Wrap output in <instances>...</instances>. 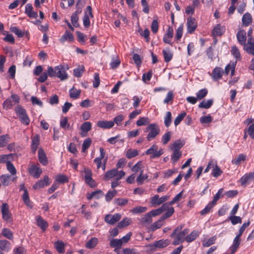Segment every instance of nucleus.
<instances>
[{
	"label": "nucleus",
	"instance_id": "ea45409f",
	"mask_svg": "<svg viewBox=\"0 0 254 254\" xmlns=\"http://www.w3.org/2000/svg\"><path fill=\"white\" fill-rule=\"evenodd\" d=\"M148 178V175L147 174H143V170H141L139 175L136 179V182L138 185H142L144 181Z\"/></svg>",
	"mask_w": 254,
	"mask_h": 254
},
{
	"label": "nucleus",
	"instance_id": "c9c22d12",
	"mask_svg": "<svg viewBox=\"0 0 254 254\" xmlns=\"http://www.w3.org/2000/svg\"><path fill=\"white\" fill-rule=\"evenodd\" d=\"M242 23L246 26H248L252 21V18L249 13H245L242 17Z\"/></svg>",
	"mask_w": 254,
	"mask_h": 254
},
{
	"label": "nucleus",
	"instance_id": "49530a36",
	"mask_svg": "<svg viewBox=\"0 0 254 254\" xmlns=\"http://www.w3.org/2000/svg\"><path fill=\"white\" fill-rule=\"evenodd\" d=\"M55 248L57 251L60 253H64V246L62 242L58 241L55 244Z\"/></svg>",
	"mask_w": 254,
	"mask_h": 254
},
{
	"label": "nucleus",
	"instance_id": "13d9d810",
	"mask_svg": "<svg viewBox=\"0 0 254 254\" xmlns=\"http://www.w3.org/2000/svg\"><path fill=\"white\" fill-rule=\"evenodd\" d=\"M11 32L15 34L18 37H22L24 36V33L20 29L16 26L10 27Z\"/></svg>",
	"mask_w": 254,
	"mask_h": 254
},
{
	"label": "nucleus",
	"instance_id": "4be33fe9",
	"mask_svg": "<svg viewBox=\"0 0 254 254\" xmlns=\"http://www.w3.org/2000/svg\"><path fill=\"white\" fill-rule=\"evenodd\" d=\"M97 126L103 128H110L114 126L113 121H100L97 123Z\"/></svg>",
	"mask_w": 254,
	"mask_h": 254
},
{
	"label": "nucleus",
	"instance_id": "f704fd0d",
	"mask_svg": "<svg viewBox=\"0 0 254 254\" xmlns=\"http://www.w3.org/2000/svg\"><path fill=\"white\" fill-rule=\"evenodd\" d=\"M123 244L120 239H113L111 240L110 242V246L112 248H115L116 249H120L122 246ZM116 249H115L114 251H116Z\"/></svg>",
	"mask_w": 254,
	"mask_h": 254
},
{
	"label": "nucleus",
	"instance_id": "79ce46f5",
	"mask_svg": "<svg viewBox=\"0 0 254 254\" xmlns=\"http://www.w3.org/2000/svg\"><path fill=\"white\" fill-rule=\"evenodd\" d=\"M125 175V172L123 171H120L119 176L116 178V180L111 183V187L113 189H114L116 187H117L119 184L118 181L122 179Z\"/></svg>",
	"mask_w": 254,
	"mask_h": 254
},
{
	"label": "nucleus",
	"instance_id": "0eeeda50",
	"mask_svg": "<svg viewBox=\"0 0 254 254\" xmlns=\"http://www.w3.org/2000/svg\"><path fill=\"white\" fill-rule=\"evenodd\" d=\"M158 146L156 144H153L150 148L146 150L145 154L146 155H151V158H158L160 157L162 154L163 152L161 149L158 150Z\"/></svg>",
	"mask_w": 254,
	"mask_h": 254
},
{
	"label": "nucleus",
	"instance_id": "09e8293b",
	"mask_svg": "<svg viewBox=\"0 0 254 254\" xmlns=\"http://www.w3.org/2000/svg\"><path fill=\"white\" fill-rule=\"evenodd\" d=\"M81 93L80 90L75 89L73 87L69 90L70 97L73 99H76L78 98Z\"/></svg>",
	"mask_w": 254,
	"mask_h": 254
},
{
	"label": "nucleus",
	"instance_id": "cd10ccee",
	"mask_svg": "<svg viewBox=\"0 0 254 254\" xmlns=\"http://www.w3.org/2000/svg\"><path fill=\"white\" fill-rule=\"evenodd\" d=\"M0 249L4 252H8L10 249V242L5 240H0Z\"/></svg>",
	"mask_w": 254,
	"mask_h": 254
},
{
	"label": "nucleus",
	"instance_id": "8fccbe9b",
	"mask_svg": "<svg viewBox=\"0 0 254 254\" xmlns=\"http://www.w3.org/2000/svg\"><path fill=\"white\" fill-rule=\"evenodd\" d=\"M117 193V191L115 190H109L105 195L106 200L108 202L111 201L112 198L116 196Z\"/></svg>",
	"mask_w": 254,
	"mask_h": 254
},
{
	"label": "nucleus",
	"instance_id": "603ef678",
	"mask_svg": "<svg viewBox=\"0 0 254 254\" xmlns=\"http://www.w3.org/2000/svg\"><path fill=\"white\" fill-rule=\"evenodd\" d=\"M91 142L92 140L90 138H88L84 140L82 144V152H85L86 150L90 146Z\"/></svg>",
	"mask_w": 254,
	"mask_h": 254
},
{
	"label": "nucleus",
	"instance_id": "680f3d73",
	"mask_svg": "<svg viewBox=\"0 0 254 254\" xmlns=\"http://www.w3.org/2000/svg\"><path fill=\"white\" fill-rule=\"evenodd\" d=\"M216 240V236H213V237H212L211 238H209L206 241H203L202 242L203 246L205 247H208L212 245V244H213L215 243Z\"/></svg>",
	"mask_w": 254,
	"mask_h": 254
},
{
	"label": "nucleus",
	"instance_id": "c85d7f7f",
	"mask_svg": "<svg viewBox=\"0 0 254 254\" xmlns=\"http://www.w3.org/2000/svg\"><path fill=\"white\" fill-rule=\"evenodd\" d=\"M212 171L211 175L217 178L220 176L223 173L222 171L221 170L220 168L216 164L214 163L213 166H212Z\"/></svg>",
	"mask_w": 254,
	"mask_h": 254
},
{
	"label": "nucleus",
	"instance_id": "de8ad7c7",
	"mask_svg": "<svg viewBox=\"0 0 254 254\" xmlns=\"http://www.w3.org/2000/svg\"><path fill=\"white\" fill-rule=\"evenodd\" d=\"M114 203L117 205L123 206L127 203L128 200L126 198H118L114 199Z\"/></svg>",
	"mask_w": 254,
	"mask_h": 254
},
{
	"label": "nucleus",
	"instance_id": "4c0bfd02",
	"mask_svg": "<svg viewBox=\"0 0 254 254\" xmlns=\"http://www.w3.org/2000/svg\"><path fill=\"white\" fill-rule=\"evenodd\" d=\"M246 159V155L244 154H240L237 157H236L232 160V162L233 164L238 165L242 161H244Z\"/></svg>",
	"mask_w": 254,
	"mask_h": 254
},
{
	"label": "nucleus",
	"instance_id": "9d476101",
	"mask_svg": "<svg viewBox=\"0 0 254 254\" xmlns=\"http://www.w3.org/2000/svg\"><path fill=\"white\" fill-rule=\"evenodd\" d=\"M49 181L50 179L48 176H45L43 180L39 181L33 186V189L35 190L39 189L48 186L51 183Z\"/></svg>",
	"mask_w": 254,
	"mask_h": 254
},
{
	"label": "nucleus",
	"instance_id": "412c9836",
	"mask_svg": "<svg viewBox=\"0 0 254 254\" xmlns=\"http://www.w3.org/2000/svg\"><path fill=\"white\" fill-rule=\"evenodd\" d=\"M38 159L40 162L43 165H46L48 163V159L44 150L40 148L38 150Z\"/></svg>",
	"mask_w": 254,
	"mask_h": 254
},
{
	"label": "nucleus",
	"instance_id": "ddd939ff",
	"mask_svg": "<svg viewBox=\"0 0 254 254\" xmlns=\"http://www.w3.org/2000/svg\"><path fill=\"white\" fill-rule=\"evenodd\" d=\"M139 221L140 224L146 226L151 224L152 222V218L149 213H147L140 217Z\"/></svg>",
	"mask_w": 254,
	"mask_h": 254
},
{
	"label": "nucleus",
	"instance_id": "4468645a",
	"mask_svg": "<svg viewBox=\"0 0 254 254\" xmlns=\"http://www.w3.org/2000/svg\"><path fill=\"white\" fill-rule=\"evenodd\" d=\"M73 40L74 37L73 34L68 31H66L59 39L60 42L62 44H64L65 41L71 43L73 42Z\"/></svg>",
	"mask_w": 254,
	"mask_h": 254
},
{
	"label": "nucleus",
	"instance_id": "5701e85b",
	"mask_svg": "<svg viewBox=\"0 0 254 254\" xmlns=\"http://www.w3.org/2000/svg\"><path fill=\"white\" fill-rule=\"evenodd\" d=\"M164 221L161 217L158 219L157 221L154 222L151 225H150L149 229L150 231L153 232L156 230L161 228L164 224Z\"/></svg>",
	"mask_w": 254,
	"mask_h": 254
},
{
	"label": "nucleus",
	"instance_id": "864d4df0",
	"mask_svg": "<svg viewBox=\"0 0 254 254\" xmlns=\"http://www.w3.org/2000/svg\"><path fill=\"white\" fill-rule=\"evenodd\" d=\"M165 61L166 63H168L170 61V60L172 58V53L169 51V50H163L162 51Z\"/></svg>",
	"mask_w": 254,
	"mask_h": 254
},
{
	"label": "nucleus",
	"instance_id": "aec40b11",
	"mask_svg": "<svg viewBox=\"0 0 254 254\" xmlns=\"http://www.w3.org/2000/svg\"><path fill=\"white\" fill-rule=\"evenodd\" d=\"M225 31V28L224 26L220 24H217L212 30V34L214 36H220L223 34Z\"/></svg>",
	"mask_w": 254,
	"mask_h": 254
},
{
	"label": "nucleus",
	"instance_id": "473e14b6",
	"mask_svg": "<svg viewBox=\"0 0 254 254\" xmlns=\"http://www.w3.org/2000/svg\"><path fill=\"white\" fill-rule=\"evenodd\" d=\"M254 178V172H251L249 174L243 176L240 179V182L242 185H245L249 180Z\"/></svg>",
	"mask_w": 254,
	"mask_h": 254
},
{
	"label": "nucleus",
	"instance_id": "6ab92c4d",
	"mask_svg": "<svg viewBox=\"0 0 254 254\" xmlns=\"http://www.w3.org/2000/svg\"><path fill=\"white\" fill-rule=\"evenodd\" d=\"M25 12L30 18H36L38 16L37 13L33 10V6L31 3L26 5Z\"/></svg>",
	"mask_w": 254,
	"mask_h": 254
},
{
	"label": "nucleus",
	"instance_id": "f8f14e48",
	"mask_svg": "<svg viewBox=\"0 0 254 254\" xmlns=\"http://www.w3.org/2000/svg\"><path fill=\"white\" fill-rule=\"evenodd\" d=\"M2 218L4 220H8L11 216V213L9 210L8 205L6 203H2L1 208Z\"/></svg>",
	"mask_w": 254,
	"mask_h": 254
},
{
	"label": "nucleus",
	"instance_id": "6e6d98bb",
	"mask_svg": "<svg viewBox=\"0 0 254 254\" xmlns=\"http://www.w3.org/2000/svg\"><path fill=\"white\" fill-rule=\"evenodd\" d=\"M231 53L234 56V57L237 59L238 61L241 58V55L239 52V50L236 46H233L231 49Z\"/></svg>",
	"mask_w": 254,
	"mask_h": 254
},
{
	"label": "nucleus",
	"instance_id": "69168bd1",
	"mask_svg": "<svg viewBox=\"0 0 254 254\" xmlns=\"http://www.w3.org/2000/svg\"><path fill=\"white\" fill-rule=\"evenodd\" d=\"M149 122V119L147 117H141L136 122L137 126H142L148 124Z\"/></svg>",
	"mask_w": 254,
	"mask_h": 254
},
{
	"label": "nucleus",
	"instance_id": "f3484780",
	"mask_svg": "<svg viewBox=\"0 0 254 254\" xmlns=\"http://www.w3.org/2000/svg\"><path fill=\"white\" fill-rule=\"evenodd\" d=\"M119 174L120 171H118L117 169H113L106 173L104 176V179L107 181L113 177H116V178L119 176Z\"/></svg>",
	"mask_w": 254,
	"mask_h": 254
},
{
	"label": "nucleus",
	"instance_id": "bb28decb",
	"mask_svg": "<svg viewBox=\"0 0 254 254\" xmlns=\"http://www.w3.org/2000/svg\"><path fill=\"white\" fill-rule=\"evenodd\" d=\"M241 239L238 238V237H235L234 241L233 244L232 246L230 248V250L231 251V254H234L240 245Z\"/></svg>",
	"mask_w": 254,
	"mask_h": 254
},
{
	"label": "nucleus",
	"instance_id": "1a4fd4ad",
	"mask_svg": "<svg viewBox=\"0 0 254 254\" xmlns=\"http://www.w3.org/2000/svg\"><path fill=\"white\" fill-rule=\"evenodd\" d=\"M121 218V215L119 213H116L114 215L107 214L105 216V221L110 224L114 225L118 222Z\"/></svg>",
	"mask_w": 254,
	"mask_h": 254
},
{
	"label": "nucleus",
	"instance_id": "e433bc0d",
	"mask_svg": "<svg viewBox=\"0 0 254 254\" xmlns=\"http://www.w3.org/2000/svg\"><path fill=\"white\" fill-rule=\"evenodd\" d=\"M213 103V99H209L207 101L203 100L198 105V108L209 109L212 105Z\"/></svg>",
	"mask_w": 254,
	"mask_h": 254
},
{
	"label": "nucleus",
	"instance_id": "c756f323",
	"mask_svg": "<svg viewBox=\"0 0 254 254\" xmlns=\"http://www.w3.org/2000/svg\"><path fill=\"white\" fill-rule=\"evenodd\" d=\"M98 242V239L95 237H93L86 242L85 247L87 249H93L96 247Z\"/></svg>",
	"mask_w": 254,
	"mask_h": 254
},
{
	"label": "nucleus",
	"instance_id": "e2e57ef3",
	"mask_svg": "<svg viewBox=\"0 0 254 254\" xmlns=\"http://www.w3.org/2000/svg\"><path fill=\"white\" fill-rule=\"evenodd\" d=\"M6 167L8 171L13 175L16 174V170L14 165L10 162H6Z\"/></svg>",
	"mask_w": 254,
	"mask_h": 254
},
{
	"label": "nucleus",
	"instance_id": "2eb2a0df",
	"mask_svg": "<svg viewBox=\"0 0 254 254\" xmlns=\"http://www.w3.org/2000/svg\"><path fill=\"white\" fill-rule=\"evenodd\" d=\"M170 240L168 239H161L155 241L153 244V247L155 248L163 249L167 247L170 244Z\"/></svg>",
	"mask_w": 254,
	"mask_h": 254
},
{
	"label": "nucleus",
	"instance_id": "3c124183",
	"mask_svg": "<svg viewBox=\"0 0 254 254\" xmlns=\"http://www.w3.org/2000/svg\"><path fill=\"white\" fill-rule=\"evenodd\" d=\"M10 176L8 175H3L0 177V181L3 186H8L9 184Z\"/></svg>",
	"mask_w": 254,
	"mask_h": 254
},
{
	"label": "nucleus",
	"instance_id": "393cba45",
	"mask_svg": "<svg viewBox=\"0 0 254 254\" xmlns=\"http://www.w3.org/2000/svg\"><path fill=\"white\" fill-rule=\"evenodd\" d=\"M40 142V136L38 134L35 135L33 138L31 144V150L35 153L38 148Z\"/></svg>",
	"mask_w": 254,
	"mask_h": 254
},
{
	"label": "nucleus",
	"instance_id": "7c9ffc66",
	"mask_svg": "<svg viewBox=\"0 0 254 254\" xmlns=\"http://www.w3.org/2000/svg\"><path fill=\"white\" fill-rule=\"evenodd\" d=\"M199 233L195 230L192 231L189 235L186 236V241L188 243H190L194 241L199 236Z\"/></svg>",
	"mask_w": 254,
	"mask_h": 254
},
{
	"label": "nucleus",
	"instance_id": "9b49d317",
	"mask_svg": "<svg viewBox=\"0 0 254 254\" xmlns=\"http://www.w3.org/2000/svg\"><path fill=\"white\" fill-rule=\"evenodd\" d=\"M187 30L189 33H193L197 27V22L194 18L191 17L187 19Z\"/></svg>",
	"mask_w": 254,
	"mask_h": 254
},
{
	"label": "nucleus",
	"instance_id": "39448f33",
	"mask_svg": "<svg viewBox=\"0 0 254 254\" xmlns=\"http://www.w3.org/2000/svg\"><path fill=\"white\" fill-rule=\"evenodd\" d=\"M19 102V98L18 95L13 94L10 98L7 99L3 103V108L5 110L11 109L13 106Z\"/></svg>",
	"mask_w": 254,
	"mask_h": 254
},
{
	"label": "nucleus",
	"instance_id": "6e6552de",
	"mask_svg": "<svg viewBox=\"0 0 254 254\" xmlns=\"http://www.w3.org/2000/svg\"><path fill=\"white\" fill-rule=\"evenodd\" d=\"M169 198V196L168 195H164L159 197L158 194H156L151 197L150 203L153 205L158 206L168 200Z\"/></svg>",
	"mask_w": 254,
	"mask_h": 254
},
{
	"label": "nucleus",
	"instance_id": "a18cd8bd",
	"mask_svg": "<svg viewBox=\"0 0 254 254\" xmlns=\"http://www.w3.org/2000/svg\"><path fill=\"white\" fill-rule=\"evenodd\" d=\"M214 205H215L213 204L211 202H210L205 206V207L200 212V214L201 215H204L208 213L211 211V210L214 207Z\"/></svg>",
	"mask_w": 254,
	"mask_h": 254
},
{
	"label": "nucleus",
	"instance_id": "f03ea898",
	"mask_svg": "<svg viewBox=\"0 0 254 254\" xmlns=\"http://www.w3.org/2000/svg\"><path fill=\"white\" fill-rule=\"evenodd\" d=\"M67 65L59 64L56 66L55 68L49 66L48 68V74L50 77L57 76L59 77L61 80H66L68 78V75L66 72L68 69Z\"/></svg>",
	"mask_w": 254,
	"mask_h": 254
},
{
	"label": "nucleus",
	"instance_id": "a878e982",
	"mask_svg": "<svg viewBox=\"0 0 254 254\" xmlns=\"http://www.w3.org/2000/svg\"><path fill=\"white\" fill-rule=\"evenodd\" d=\"M92 125L89 122L84 123L81 126L80 128L83 132L81 133L82 136H85V133L90 130L91 129Z\"/></svg>",
	"mask_w": 254,
	"mask_h": 254
},
{
	"label": "nucleus",
	"instance_id": "0e129e2a",
	"mask_svg": "<svg viewBox=\"0 0 254 254\" xmlns=\"http://www.w3.org/2000/svg\"><path fill=\"white\" fill-rule=\"evenodd\" d=\"M174 98V95L172 91H170L167 94L166 98L164 100L165 104H169V102H172Z\"/></svg>",
	"mask_w": 254,
	"mask_h": 254
},
{
	"label": "nucleus",
	"instance_id": "052dcab7",
	"mask_svg": "<svg viewBox=\"0 0 254 254\" xmlns=\"http://www.w3.org/2000/svg\"><path fill=\"white\" fill-rule=\"evenodd\" d=\"M172 122V114L170 112H167L164 119V124L166 127H168Z\"/></svg>",
	"mask_w": 254,
	"mask_h": 254
},
{
	"label": "nucleus",
	"instance_id": "a211bd4d",
	"mask_svg": "<svg viewBox=\"0 0 254 254\" xmlns=\"http://www.w3.org/2000/svg\"><path fill=\"white\" fill-rule=\"evenodd\" d=\"M223 73L224 71L222 68L216 67L213 70L212 73V78L214 80H217L219 79H220L222 77Z\"/></svg>",
	"mask_w": 254,
	"mask_h": 254
},
{
	"label": "nucleus",
	"instance_id": "72a5a7b5",
	"mask_svg": "<svg viewBox=\"0 0 254 254\" xmlns=\"http://www.w3.org/2000/svg\"><path fill=\"white\" fill-rule=\"evenodd\" d=\"M131 221L130 218L127 217L125 218L118 224L117 227L120 229L126 227L128 226Z\"/></svg>",
	"mask_w": 254,
	"mask_h": 254
},
{
	"label": "nucleus",
	"instance_id": "4d7b16f0",
	"mask_svg": "<svg viewBox=\"0 0 254 254\" xmlns=\"http://www.w3.org/2000/svg\"><path fill=\"white\" fill-rule=\"evenodd\" d=\"M174 208L173 207H170V208L167 210V212L161 216V217L163 220H165L166 219L171 217L174 213Z\"/></svg>",
	"mask_w": 254,
	"mask_h": 254
},
{
	"label": "nucleus",
	"instance_id": "f257e3e1",
	"mask_svg": "<svg viewBox=\"0 0 254 254\" xmlns=\"http://www.w3.org/2000/svg\"><path fill=\"white\" fill-rule=\"evenodd\" d=\"M183 225H179L176 228L173 232L171 234L170 237L174 239L173 245L177 246L186 241V236L189 232V229H185L182 231Z\"/></svg>",
	"mask_w": 254,
	"mask_h": 254
},
{
	"label": "nucleus",
	"instance_id": "20e7f679",
	"mask_svg": "<svg viewBox=\"0 0 254 254\" xmlns=\"http://www.w3.org/2000/svg\"><path fill=\"white\" fill-rule=\"evenodd\" d=\"M15 112L18 117L21 123L25 125H28L30 123V119L26 110L21 106H17L15 108Z\"/></svg>",
	"mask_w": 254,
	"mask_h": 254
},
{
	"label": "nucleus",
	"instance_id": "774afa93",
	"mask_svg": "<svg viewBox=\"0 0 254 254\" xmlns=\"http://www.w3.org/2000/svg\"><path fill=\"white\" fill-rule=\"evenodd\" d=\"M84 173L85 174L84 179H85V181L86 182L87 181H88V180L92 179V173L90 169H89V168H85Z\"/></svg>",
	"mask_w": 254,
	"mask_h": 254
},
{
	"label": "nucleus",
	"instance_id": "5fc2aeb1",
	"mask_svg": "<svg viewBox=\"0 0 254 254\" xmlns=\"http://www.w3.org/2000/svg\"><path fill=\"white\" fill-rule=\"evenodd\" d=\"M208 91L206 88L202 89L200 90L197 93L196 95L197 99L199 100H201L204 97H205L207 94Z\"/></svg>",
	"mask_w": 254,
	"mask_h": 254
},
{
	"label": "nucleus",
	"instance_id": "423d86ee",
	"mask_svg": "<svg viewBox=\"0 0 254 254\" xmlns=\"http://www.w3.org/2000/svg\"><path fill=\"white\" fill-rule=\"evenodd\" d=\"M28 171L30 175L36 179L39 178L42 173L41 168L35 164L29 165Z\"/></svg>",
	"mask_w": 254,
	"mask_h": 254
},
{
	"label": "nucleus",
	"instance_id": "c03bdc74",
	"mask_svg": "<svg viewBox=\"0 0 254 254\" xmlns=\"http://www.w3.org/2000/svg\"><path fill=\"white\" fill-rule=\"evenodd\" d=\"M2 235L9 240L13 239V233L9 229L3 228L2 230Z\"/></svg>",
	"mask_w": 254,
	"mask_h": 254
},
{
	"label": "nucleus",
	"instance_id": "7ed1b4c3",
	"mask_svg": "<svg viewBox=\"0 0 254 254\" xmlns=\"http://www.w3.org/2000/svg\"><path fill=\"white\" fill-rule=\"evenodd\" d=\"M148 132L146 138L150 141L154 139L160 132V127L157 124H149L144 131Z\"/></svg>",
	"mask_w": 254,
	"mask_h": 254
},
{
	"label": "nucleus",
	"instance_id": "58836bf2",
	"mask_svg": "<svg viewBox=\"0 0 254 254\" xmlns=\"http://www.w3.org/2000/svg\"><path fill=\"white\" fill-rule=\"evenodd\" d=\"M85 71L84 66L83 65H79L73 70V74L75 77H80Z\"/></svg>",
	"mask_w": 254,
	"mask_h": 254
},
{
	"label": "nucleus",
	"instance_id": "b1692460",
	"mask_svg": "<svg viewBox=\"0 0 254 254\" xmlns=\"http://www.w3.org/2000/svg\"><path fill=\"white\" fill-rule=\"evenodd\" d=\"M36 221H37V225L43 230L45 231L48 226V223L44 220L43 218L40 216H38L36 217Z\"/></svg>",
	"mask_w": 254,
	"mask_h": 254
},
{
	"label": "nucleus",
	"instance_id": "338daca9",
	"mask_svg": "<svg viewBox=\"0 0 254 254\" xmlns=\"http://www.w3.org/2000/svg\"><path fill=\"white\" fill-rule=\"evenodd\" d=\"M186 116V113L185 112L179 114L175 119L174 124L175 126H178L181 122V121L183 120V119Z\"/></svg>",
	"mask_w": 254,
	"mask_h": 254
},
{
	"label": "nucleus",
	"instance_id": "37998d69",
	"mask_svg": "<svg viewBox=\"0 0 254 254\" xmlns=\"http://www.w3.org/2000/svg\"><path fill=\"white\" fill-rule=\"evenodd\" d=\"M56 181L57 183L64 184L68 182V178L64 175H58L56 177Z\"/></svg>",
	"mask_w": 254,
	"mask_h": 254
},
{
	"label": "nucleus",
	"instance_id": "dca6fc26",
	"mask_svg": "<svg viewBox=\"0 0 254 254\" xmlns=\"http://www.w3.org/2000/svg\"><path fill=\"white\" fill-rule=\"evenodd\" d=\"M245 50L250 54L254 55V40L249 38L247 44L244 45Z\"/></svg>",
	"mask_w": 254,
	"mask_h": 254
},
{
	"label": "nucleus",
	"instance_id": "2f4dec72",
	"mask_svg": "<svg viewBox=\"0 0 254 254\" xmlns=\"http://www.w3.org/2000/svg\"><path fill=\"white\" fill-rule=\"evenodd\" d=\"M237 37L239 42L241 45H245L246 44V33L244 31H239L237 34Z\"/></svg>",
	"mask_w": 254,
	"mask_h": 254
},
{
	"label": "nucleus",
	"instance_id": "bf43d9fd",
	"mask_svg": "<svg viewBox=\"0 0 254 254\" xmlns=\"http://www.w3.org/2000/svg\"><path fill=\"white\" fill-rule=\"evenodd\" d=\"M182 155V152L178 149H174L173 153L172 155V159L174 161H177L181 157Z\"/></svg>",
	"mask_w": 254,
	"mask_h": 254
},
{
	"label": "nucleus",
	"instance_id": "a19ab883",
	"mask_svg": "<svg viewBox=\"0 0 254 254\" xmlns=\"http://www.w3.org/2000/svg\"><path fill=\"white\" fill-rule=\"evenodd\" d=\"M147 210L146 207L137 206L130 210V212L133 214H139L145 212Z\"/></svg>",
	"mask_w": 254,
	"mask_h": 254
}]
</instances>
